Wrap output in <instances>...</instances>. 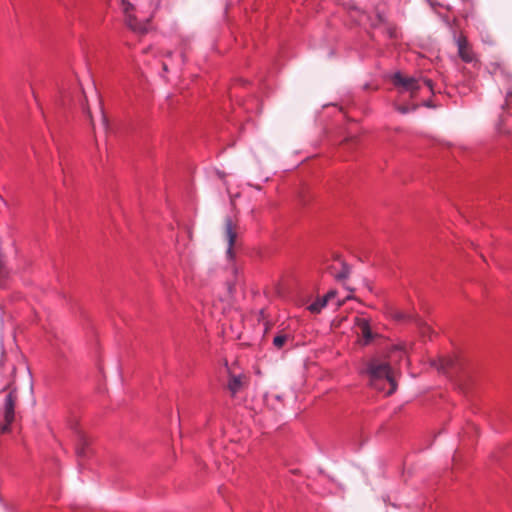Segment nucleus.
Returning a JSON list of instances; mask_svg holds the SVG:
<instances>
[{"mask_svg":"<svg viewBox=\"0 0 512 512\" xmlns=\"http://www.w3.org/2000/svg\"><path fill=\"white\" fill-rule=\"evenodd\" d=\"M87 113H88V116L91 118V122L93 123L91 111L89 109L87 110Z\"/></svg>","mask_w":512,"mask_h":512,"instance_id":"obj_21","label":"nucleus"},{"mask_svg":"<svg viewBox=\"0 0 512 512\" xmlns=\"http://www.w3.org/2000/svg\"><path fill=\"white\" fill-rule=\"evenodd\" d=\"M393 84L399 88L401 93L409 92L411 97H415L418 90L420 89L419 80L415 77L403 75L397 72L392 77Z\"/></svg>","mask_w":512,"mask_h":512,"instance_id":"obj_3","label":"nucleus"},{"mask_svg":"<svg viewBox=\"0 0 512 512\" xmlns=\"http://www.w3.org/2000/svg\"><path fill=\"white\" fill-rule=\"evenodd\" d=\"M455 364V360L452 357H441L434 363L439 371L444 373L448 372Z\"/></svg>","mask_w":512,"mask_h":512,"instance_id":"obj_9","label":"nucleus"},{"mask_svg":"<svg viewBox=\"0 0 512 512\" xmlns=\"http://www.w3.org/2000/svg\"><path fill=\"white\" fill-rule=\"evenodd\" d=\"M75 453L79 460L89 457L90 454L92 453V450L90 448V439L87 437L85 433L81 431L77 433Z\"/></svg>","mask_w":512,"mask_h":512,"instance_id":"obj_6","label":"nucleus"},{"mask_svg":"<svg viewBox=\"0 0 512 512\" xmlns=\"http://www.w3.org/2000/svg\"><path fill=\"white\" fill-rule=\"evenodd\" d=\"M354 323L357 328V333L363 338V344H368L373 339L369 321L364 318L356 317Z\"/></svg>","mask_w":512,"mask_h":512,"instance_id":"obj_7","label":"nucleus"},{"mask_svg":"<svg viewBox=\"0 0 512 512\" xmlns=\"http://www.w3.org/2000/svg\"><path fill=\"white\" fill-rule=\"evenodd\" d=\"M390 315L396 320H405L408 318L404 312L398 310H391Z\"/></svg>","mask_w":512,"mask_h":512,"instance_id":"obj_14","label":"nucleus"},{"mask_svg":"<svg viewBox=\"0 0 512 512\" xmlns=\"http://www.w3.org/2000/svg\"><path fill=\"white\" fill-rule=\"evenodd\" d=\"M162 69H163L164 72H168V65H167V63H165V62L162 63Z\"/></svg>","mask_w":512,"mask_h":512,"instance_id":"obj_19","label":"nucleus"},{"mask_svg":"<svg viewBox=\"0 0 512 512\" xmlns=\"http://www.w3.org/2000/svg\"><path fill=\"white\" fill-rule=\"evenodd\" d=\"M390 37H393L394 36V32L393 31H390Z\"/></svg>","mask_w":512,"mask_h":512,"instance_id":"obj_22","label":"nucleus"},{"mask_svg":"<svg viewBox=\"0 0 512 512\" xmlns=\"http://www.w3.org/2000/svg\"><path fill=\"white\" fill-rule=\"evenodd\" d=\"M287 340H288V335L284 334V333H280V334H278L277 336L274 337L273 345L277 349H281L284 346V344L286 343Z\"/></svg>","mask_w":512,"mask_h":512,"instance_id":"obj_12","label":"nucleus"},{"mask_svg":"<svg viewBox=\"0 0 512 512\" xmlns=\"http://www.w3.org/2000/svg\"><path fill=\"white\" fill-rule=\"evenodd\" d=\"M349 273H350V268L347 265L343 264L342 271L340 273H338L335 276V278L337 280H343V279H345V278H347L349 276Z\"/></svg>","mask_w":512,"mask_h":512,"instance_id":"obj_13","label":"nucleus"},{"mask_svg":"<svg viewBox=\"0 0 512 512\" xmlns=\"http://www.w3.org/2000/svg\"><path fill=\"white\" fill-rule=\"evenodd\" d=\"M457 47H458V55L459 57L467 63H470L474 60V53L470 48L466 37L460 36L457 39Z\"/></svg>","mask_w":512,"mask_h":512,"instance_id":"obj_8","label":"nucleus"},{"mask_svg":"<svg viewBox=\"0 0 512 512\" xmlns=\"http://www.w3.org/2000/svg\"><path fill=\"white\" fill-rule=\"evenodd\" d=\"M403 355L404 351L402 348L395 347L387 356V359L376 357L369 360L363 373L369 376L370 386L383 392L385 395L394 393L397 389V382L391 365L396 358Z\"/></svg>","mask_w":512,"mask_h":512,"instance_id":"obj_1","label":"nucleus"},{"mask_svg":"<svg viewBox=\"0 0 512 512\" xmlns=\"http://www.w3.org/2000/svg\"><path fill=\"white\" fill-rule=\"evenodd\" d=\"M132 8L130 3H127L124 7V12L126 15V24L127 26L135 33L144 35L149 31L150 20L151 18H147L145 20H138L134 15L129 13V10Z\"/></svg>","mask_w":512,"mask_h":512,"instance_id":"obj_5","label":"nucleus"},{"mask_svg":"<svg viewBox=\"0 0 512 512\" xmlns=\"http://www.w3.org/2000/svg\"><path fill=\"white\" fill-rule=\"evenodd\" d=\"M243 381L241 376H231L229 383H228V389L232 393V395H235L242 387Z\"/></svg>","mask_w":512,"mask_h":512,"instance_id":"obj_10","label":"nucleus"},{"mask_svg":"<svg viewBox=\"0 0 512 512\" xmlns=\"http://www.w3.org/2000/svg\"><path fill=\"white\" fill-rule=\"evenodd\" d=\"M164 56L171 57L172 56V51H166Z\"/></svg>","mask_w":512,"mask_h":512,"instance_id":"obj_20","label":"nucleus"},{"mask_svg":"<svg viewBox=\"0 0 512 512\" xmlns=\"http://www.w3.org/2000/svg\"><path fill=\"white\" fill-rule=\"evenodd\" d=\"M336 295V291H329L323 298L328 302L330 299L334 298Z\"/></svg>","mask_w":512,"mask_h":512,"instance_id":"obj_16","label":"nucleus"},{"mask_svg":"<svg viewBox=\"0 0 512 512\" xmlns=\"http://www.w3.org/2000/svg\"><path fill=\"white\" fill-rule=\"evenodd\" d=\"M18 399L16 389H11L5 398L3 406V423L0 424V434L10 431V425L15 419V404Z\"/></svg>","mask_w":512,"mask_h":512,"instance_id":"obj_2","label":"nucleus"},{"mask_svg":"<svg viewBox=\"0 0 512 512\" xmlns=\"http://www.w3.org/2000/svg\"><path fill=\"white\" fill-rule=\"evenodd\" d=\"M5 389H11V384H9Z\"/></svg>","mask_w":512,"mask_h":512,"instance_id":"obj_23","label":"nucleus"},{"mask_svg":"<svg viewBox=\"0 0 512 512\" xmlns=\"http://www.w3.org/2000/svg\"><path fill=\"white\" fill-rule=\"evenodd\" d=\"M425 85H427L432 90V81L431 80H424Z\"/></svg>","mask_w":512,"mask_h":512,"instance_id":"obj_17","label":"nucleus"},{"mask_svg":"<svg viewBox=\"0 0 512 512\" xmlns=\"http://www.w3.org/2000/svg\"><path fill=\"white\" fill-rule=\"evenodd\" d=\"M327 304L326 299L323 297L320 299H317L314 303L310 304L308 306V309L312 313H319Z\"/></svg>","mask_w":512,"mask_h":512,"instance_id":"obj_11","label":"nucleus"},{"mask_svg":"<svg viewBox=\"0 0 512 512\" xmlns=\"http://www.w3.org/2000/svg\"><path fill=\"white\" fill-rule=\"evenodd\" d=\"M102 121H103V124H104L105 126H107V121H108V120H107V117H106V115L104 114V112H103V111H102Z\"/></svg>","mask_w":512,"mask_h":512,"instance_id":"obj_18","label":"nucleus"},{"mask_svg":"<svg viewBox=\"0 0 512 512\" xmlns=\"http://www.w3.org/2000/svg\"><path fill=\"white\" fill-rule=\"evenodd\" d=\"M239 232V224L237 220L231 217L224 219L223 235L228 243L227 256L232 259L234 257L233 247L236 243V238Z\"/></svg>","mask_w":512,"mask_h":512,"instance_id":"obj_4","label":"nucleus"},{"mask_svg":"<svg viewBox=\"0 0 512 512\" xmlns=\"http://www.w3.org/2000/svg\"><path fill=\"white\" fill-rule=\"evenodd\" d=\"M396 109L402 113V114H406L410 111V109L407 107V106H403V105H398L396 106Z\"/></svg>","mask_w":512,"mask_h":512,"instance_id":"obj_15","label":"nucleus"}]
</instances>
